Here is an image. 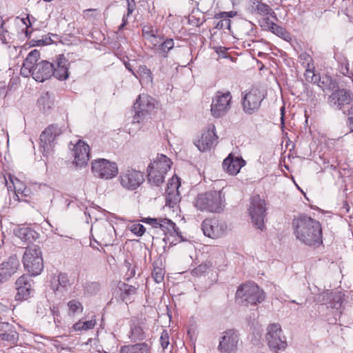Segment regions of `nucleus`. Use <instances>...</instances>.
<instances>
[{
	"label": "nucleus",
	"mask_w": 353,
	"mask_h": 353,
	"mask_svg": "<svg viewBox=\"0 0 353 353\" xmlns=\"http://www.w3.org/2000/svg\"><path fill=\"white\" fill-rule=\"evenodd\" d=\"M292 224L294 234L301 243L314 248L322 245V227L319 221L305 214H300L293 219Z\"/></svg>",
	"instance_id": "f257e3e1"
},
{
	"label": "nucleus",
	"mask_w": 353,
	"mask_h": 353,
	"mask_svg": "<svg viewBox=\"0 0 353 353\" xmlns=\"http://www.w3.org/2000/svg\"><path fill=\"white\" fill-rule=\"evenodd\" d=\"M223 190H210L198 194L194 200V206L201 212H223L226 206L225 194Z\"/></svg>",
	"instance_id": "f03ea898"
},
{
	"label": "nucleus",
	"mask_w": 353,
	"mask_h": 353,
	"mask_svg": "<svg viewBox=\"0 0 353 353\" xmlns=\"http://www.w3.org/2000/svg\"><path fill=\"white\" fill-rule=\"evenodd\" d=\"M24 268L33 276L39 275L43 269L42 252L39 246H28L23 256Z\"/></svg>",
	"instance_id": "7ed1b4c3"
},
{
	"label": "nucleus",
	"mask_w": 353,
	"mask_h": 353,
	"mask_svg": "<svg viewBox=\"0 0 353 353\" xmlns=\"http://www.w3.org/2000/svg\"><path fill=\"white\" fill-rule=\"evenodd\" d=\"M236 297L243 299V303L245 305H256L265 299L264 291L253 282H248L241 285L236 292Z\"/></svg>",
	"instance_id": "20e7f679"
},
{
	"label": "nucleus",
	"mask_w": 353,
	"mask_h": 353,
	"mask_svg": "<svg viewBox=\"0 0 353 353\" xmlns=\"http://www.w3.org/2000/svg\"><path fill=\"white\" fill-rule=\"evenodd\" d=\"M327 104L335 110L343 111L353 102V92L350 89L341 88L339 86L328 96Z\"/></svg>",
	"instance_id": "39448f33"
},
{
	"label": "nucleus",
	"mask_w": 353,
	"mask_h": 353,
	"mask_svg": "<svg viewBox=\"0 0 353 353\" xmlns=\"http://www.w3.org/2000/svg\"><path fill=\"white\" fill-rule=\"evenodd\" d=\"M63 130L57 124L50 125L40 135L39 150L48 157L53 152L54 140L62 134Z\"/></svg>",
	"instance_id": "423d86ee"
},
{
	"label": "nucleus",
	"mask_w": 353,
	"mask_h": 353,
	"mask_svg": "<svg viewBox=\"0 0 353 353\" xmlns=\"http://www.w3.org/2000/svg\"><path fill=\"white\" fill-rule=\"evenodd\" d=\"M265 97L264 92L258 88H252L242 97L243 110L248 114L257 112Z\"/></svg>",
	"instance_id": "0eeeda50"
},
{
	"label": "nucleus",
	"mask_w": 353,
	"mask_h": 353,
	"mask_svg": "<svg viewBox=\"0 0 353 353\" xmlns=\"http://www.w3.org/2000/svg\"><path fill=\"white\" fill-rule=\"evenodd\" d=\"M248 210L254 225L258 229L263 230L265 227L264 219L266 215L265 201L259 194L254 195L251 198Z\"/></svg>",
	"instance_id": "6e6552de"
},
{
	"label": "nucleus",
	"mask_w": 353,
	"mask_h": 353,
	"mask_svg": "<svg viewBox=\"0 0 353 353\" xmlns=\"http://www.w3.org/2000/svg\"><path fill=\"white\" fill-rule=\"evenodd\" d=\"M232 95L229 91L222 92L217 91L211 104V113L215 118H220L226 114L230 110Z\"/></svg>",
	"instance_id": "1a4fd4ad"
},
{
	"label": "nucleus",
	"mask_w": 353,
	"mask_h": 353,
	"mask_svg": "<svg viewBox=\"0 0 353 353\" xmlns=\"http://www.w3.org/2000/svg\"><path fill=\"white\" fill-rule=\"evenodd\" d=\"M91 168L94 175L101 179H110L118 174L117 163L105 159H99L92 161Z\"/></svg>",
	"instance_id": "9d476101"
},
{
	"label": "nucleus",
	"mask_w": 353,
	"mask_h": 353,
	"mask_svg": "<svg viewBox=\"0 0 353 353\" xmlns=\"http://www.w3.org/2000/svg\"><path fill=\"white\" fill-rule=\"evenodd\" d=\"M239 341V334L236 330H227L220 337L217 350L220 353H236Z\"/></svg>",
	"instance_id": "9b49d317"
},
{
	"label": "nucleus",
	"mask_w": 353,
	"mask_h": 353,
	"mask_svg": "<svg viewBox=\"0 0 353 353\" xmlns=\"http://www.w3.org/2000/svg\"><path fill=\"white\" fill-rule=\"evenodd\" d=\"M31 276V275L23 274L16 280L14 283L17 290L14 296L16 301H26L33 296L34 282Z\"/></svg>",
	"instance_id": "f8f14e48"
},
{
	"label": "nucleus",
	"mask_w": 353,
	"mask_h": 353,
	"mask_svg": "<svg viewBox=\"0 0 353 353\" xmlns=\"http://www.w3.org/2000/svg\"><path fill=\"white\" fill-rule=\"evenodd\" d=\"M119 179L122 187L128 190L137 189L145 181L143 173L134 169L121 172Z\"/></svg>",
	"instance_id": "ddd939ff"
},
{
	"label": "nucleus",
	"mask_w": 353,
	"mask_h": 353,
	"mask_svg": "<svg viewBox=\"0 0 353 353\" xmlns=\"http://www.w3.org/2000/svg\"><path fill=\"white\" fill-rule=\"evenodd\" d=\"M266 340L270 349L276 352L284 350L287 346L285 336L282 334V330L279 324H272L268 328Z\"/></svg>",
	"instance_id": "4468645a"
},
{
	"label": "nucleus",
	"mask_w": 353,
	"mask_h": 353,
	"mask_svg": "<svg viewBox=\"0 0 353 353\" xmlns=\"http://www.w3.org/2000/svg\"><path fill=\"white\" fill-rule=\"evenodd\" d=\"M133 108L135 114L133 117V122L139 123L150 111L154 108V99L147 95H139L134 103Z\"/></svg>",
	"instance_id": "2eb2a0df"
},
{
	"label": "nucleus",
	"mask_w": 353,
	"mask_h": 353,
	"mask_svg": "<svg viewBox=\"0 0 353 353\" xmlns=\"http://www.w3.org/2000/svg\"><path fill=\"white\" fill-rule=\"evenodd\" d=\"M201 228L205 236L216 239L225 233L227 225L216 219H206L202 222Z\"/></svg>",
	"instance_id": "dca6fc26"
},
{
	"label": "nucleus",
	"mask_w": 353,
	"mask_h": 353,
	"mask_svg": "<svg viewBox=\"0 0 353 353\" xmlns=\"http://www.w3.org/2000/svg\"><path fill=\"white\" fill-rule=\"evenodd\" d=\"M159 228L164 232L165 236L163 238V241L166 243L170 241L169 236L176 237L174 241L170 242L171 245H176L181 241H186V239L182 236L179 228L170 219H163L162 223H160Z\"/></svg>",
	"instance_id": "f3484780"
},
{
	"label": "nucleus",
	"mask_w": 353,
	"mask_h": 353,
	"mask_svg": "<svg viewBox=\"0 0 353 353\" xmlns=\"http://www.w3.org/2000/svg\"><path fill=\"white\" fill-rule=\"evenodd\" d=\"M54 63L47 60H41L34 65L30 72L33 79L38 82H44L53 76Z\"/></svg>",
	"instance_id": "a211bd4d"
},
{
	"label": "nucleus",
	"mask_w": 353,
	"mask_h": 353,
	"mask_svg": "<svg viewBox=\"0 0 353 353\" xmlns=\"http://www.w3.org/2000/svg\"><path fill=\"white\" fill-rule=\"evenodd\" d=\"M215 131L214 125H208L207 130L201 134V138L196 141L195 145L201 152L210 150L214 148L218 139Z\"/></svg>",
	"instance_id": "6ab92c4d"
},
{
	"label": "nucleus",
	"mask_w": 353,
	"mask_h": 353,
	"mask_svg": "<svg viewBox=\"0 0 353 353\" xmlns=\"http://www.w3.org/2000/svg\"><path fill=\"white\" fill-rule=\"evenodd\" d=\"M20 265L16 255L10 256L6 261L0 264V283L9 280L17 271Z\"/></svg>",
	"instance_id": "aec40b11"
},
{
	"label": "nucleus",
	"mask_w": 353,
	"mask_h": 353,
	"mask_svg": "<svg viewBox=\"0 0 353 353\" xmlns=\"http://www.w3.org/2000/svg\"><path fill=\"white\" fill-rule=\"evenodd\" d=\"M54 63V72L53 77L59 81H65L70 75L69 68L70 63L63 54L56 56L52 62Z\"/></svg>",
	"instance_id": "412c9836"
},
{
	"label": "nucleus",
	"mask_w": 353,
	"mask_h": 353,
	"mask_svg": "<svg viewBox=\"0 0 353 353\" xmlns=\"http://www.w3.org/2000/svg\"><path fill=\"white\" fill-rule=\"evenodd\" d=\"M245 163V161L241 157H236L230 153L223 160L222 166L228 174L234 176L240 172V170Z\"/></svg>",
	"instance_id": "4be33fe9"
},
{
	"label": "nucleus",
	"mask_w": 353,
	"mask_h": 353,
	"mask_svg": "<svg viewBox=\"0 0 353 353\" xmlns=\"http://www.w3.org/2000/svg\"><path fill=\"white\" fill-rule=\"evenodd\" d=\"M74 161L77 166L83 167L88 164L90 159V146L79 140L74 146Z\"/></svg>",
	"instance_id": "5701e85b"
},
{
	"label": "nucleus",
	"mask_w": 353,
	"mask_h": 353,
	"mask_svg": "<svg viewBox=\"0 0 353 353\" xmlns=\"http://www.w3.org/2000/svg\"><path fill=\"white\" fill-rule=\"evenodd\" d=\"M181 185L179 178L172 177L167 185L166 203L170 206H173L179 201V188Z\"/></svg>",
	"instance_id": "b1692460"
},
{
	"label": "nucleus",
	"mask_w": 353,
	"mask_h": 353,
	"mask_svg": "<svg viewBox=\"0 0 353 353\" xmlns=\"http://www.w3.org/2000/svg\"><path fill=\"white\" fill-rule=\"evenodd\" d=\"M69 285V279L67 274L59 272L58 275L53 274L50 282V289L56 294H63Z\"/></svg>",
	"instance_id": "393cba45"
},
{
	"label": "nucleus",
	"mask_w": 353,
	"mask_h": 353,
	"mask_svg": "<svg viewBox=\"0 0 353 353\" xmlns=\"http://www.w3.org/2000/svg\"><path fill=\"white\" fill-rule=\"evenodd\" d=\"M0 339L8 342L10 345H17L19 341V334L14 325L3 322L0 324Z\"/></svg>",
	"instance_id": "a878e982"
},
{
	"label": "nucleus",
	"mask_w": 353,
	"mask_h": 353,
	"mask_svg": "<svg viewBox=\"0 0 353 353\" xmlns=\"http://www.w3.org/2000/svg\"><path fill=\"white\" fill-rule=\"evenodd\" d=\"M236 12H220L213 18L214 28L218 30H228L230 31V18L236 15Z\"/></svg>",
	"instance_id": "bb28decb"
},
{
	"label": "nucleus",
	"mask_w": 353,
	"mask_h": 353,
	"mask_svg": "<svg viewBox=\"0 0 353 353\" xmlns=\"http://www.w3.org/2000/svg\"><path fill=\"white\" fill-rule=\"evenodd\" d=\"M14 234L22 241L32 243L39 236V234L33 228L28 226H20L14 230Z\"/></svg>",
	"instance_id": "cd10ccee"
},
{
	"label": "nucleus",
	"mask_w": 353,
	"mask_h": 353,
	"mask_svg": "<svg viewBox=\"0 0 353 353\" xmlns=\"http://www.w3.org/2000/svg\"><path fill=\"white\" fill-rule=\"evenodd\" d=\"M249 10L252 13L263 16L270 15L276 19V15L270 6L259 0H251Z\"/></svg>",
	"instance_id": "c85d7f7f"
},
{
	"label": "nucleus",
	"mask_w": 353,
	"mask_h": 353,
	"mask_svg": "<svg viewBox=\"0 0 353 353\" xmlns=\"http://www.w3.org/2000/svg\"><path fill=\"white\" fill-rule=\"evenodd\" d=\"M172 164L171 160L163 154H158L157 160L151 162L148 165V168L157 170L163 174H167L170 169Z\"/></svg>",
	"instance_id": "c756f323"
},
{
	"label": "nucleus",
	"mask_w": 353,
	"mask_h": 353,
	"mask_svg": "<svg viewBox=\"0 0 353 353\" xmlns=\"http://www.w3.org/2000/svg\"><path fill=\"white\" fill-rule=\"evenodd\" d=\"M314 82L315 83L316 81L318 85L324 91V90H335L338 87L339 84L336 80L332 79L330 76L325 75L322 77H316L313 79Z\"/></svg>",
	"instance_id": "7c9ffc66"
},
{
	"label": "nucleus",
	"mask_w": 353,
	"mask_h": 353,
	"mask_svg": "<svg viewBox=\"0 0 353 353\" xmlns=\"http://www.w3.org/2000/svg\"><path fill=\"white\" fill-rule=\"evenodd\" d=\"M40 58V52L38 50H33L30 52L23 63V70H27V74H30L34 65L38 63Z\"/></svg>",
	"instance_id": "2f4dec72"
},
{
	"label": "nucleus",
	"mask_w": 353,
	"mask_h": 353,
	"mask_svg": "<svg viewBox=\"0 0 353 353\" xmlns=\"http://www.w3.org/2000/svg\"><path fill=\"white\" fill-rule=\"evenodd\" d=\"M37 104L43 112L50 110L54 105L53 94L49 92H43L37 100Z\"/></svg>",
	"instance_id": "473e14b6"
},
{
	"label": "nucleus",
	"mask_w": 353,
	"mask_h": 353,
	"mask_svg": "<svg viewBox=\"0 0 353 353\" xmlns=\"http://www.w3.org/2000/svg\"><path fill=\"white\" fill-rule=\"evenodd\" d=\"M148 181L150 184L155 186H160L165 179V174H163L157 170L148 168Z\"/></svg>",
	"instance_id": "72a5a7b5"
},
{
	"label": "nucleus",
	"mask_w": 353,
	"mask_h": 353,
	"mask_svg": "<svg viewBox=\"0 0 353 353\" xmlns=\"http://www.w3.org/2000/svg\"><path fill=\"white\" fill-rule=\"evenodd\" d=\"M118 288L121 292V298L123 301H125L128 296L134 295L137 293V288L123 282H119L118 283Z\"/></svg>",
	"instance_id": "f704fd0d"
},
{
	"label": "nucleus",
	"mask_w": 353,
	"mask_h": 353,
	"mask_svg": "<svg viewBox=\"0 0 353 353\" xmlns=\"http://www.w3.org/2000/svg\"><path fill=\"white\" fill-rule=\"evenodd\" d=\"M130 338L132 341H143L145 338L143 328L136 323L130 325Z\"/></svg>",
	"instance_id": "c9c22d12"
},
{
	"label": "nucleus",
	"mask_w": 353,
	"mask_h": 353,
	"mask_svg": "<svg viewBox=\"0 0 353 353\" xmlns=\"http://www.w3.org/2000/svg\"><path fill=\"white\" fill-rule=\"evenodd\" d=\"M327 299H329L328 304L330 307L336 310L341 309L343 302V297L341 292H332L328 295Z\"/></svg>",
	"instance_id": "e433bc0d"
},
{
	"label": "nucleus",
	"mask_w": 353,
	"mask_h": 353,
	"mask_svg": "<svg viewBox=\"0 0 353 353\" xmlns=\"http://www.w3.org/2000/svg\"><path fill=\"white\" fill-rule=\"evenodd\" d=\"M174 43L172 39H166L163 43L158 46L156 50L161 57L166 58L168 52L174 48Z\"/></svg>",
	"instance_id": "4c0bfd02"
},
{
	"label": "nucleus",
	"mask_w": 353,
	"mask_h": 353,
	"mask_svg": "<svg viewBox=\"0 0 353 353\" xmlns=\"http://www.w3.org/2000/svg\"><path fill=\"white\" fill-rule=\"evenodd\" d=\"M270 32L287 41L292 39L290 32L287 31L285 28L276 23L274 26V28H272Z\"/></svg>",
	"instance_id": "58836bf2"
},
{
	"label": "nucleus",
	"mask_w": 353,
	"mask_h": 353,
	"mask_svg": "<svg viewBox=\"0 0 353 353\" xmlns=\"http://www.w3.org/2000/svg\"><path fill=\"white\" fill-rule=\"evenodd\" d=\"M165 270L155 265H153V270L152 272V276L154 281L157 283L162 282L164 279Z\"/></svg>",
	"instance_id": "ea45409f"
},
{
	"label": "nucleus",
	"mask_w": 353,
	"mask_h": 353,
	"mask_svg": "<svg viewBox=\"0 0 353 353\" xmlns=\"http://www.w3.org/2000/svg\"><path fill=\"white\" fill-rule=\"evenodd\" d=\"M210 268V265L208 263H201L194 268L191 273L193 276H201L205 275V274L208 271Z\"/></svg>",
	"instance_id": "a19ab883"
},
{
	"label": "nucleus",
	"mask_w": 353,
	"mask_h": 353,
	"mask_svg": "<svg viewBox=\"0 0 353 353\" xmlns=\"http://www.w3.org/2000/svg\"><path fill=\"white\" fill-rule=\"evenodd\" d=\"M129 230L137 236H141L145 232V227L138 223H132L128 226Z\"/></svg>",
	"instance_id": "79ce46f5"
},
{
	"label": "nucleus",
	"mask_w": 353,
	"mask_h": 353,
	"mask_svg": "<svg viewBox=\"0 0 353 353\" xmlns=\"http://www.w3.org/2000/svg\"><path fill=\"white\" fill-rule=\"evenodd\" d=\"M68 306L69 307L70 312L74 314L77 312H83V305L81 303L77 300H71L68 303Z\"/></svg>",
	"instance_id": "37998d69"
},
{
	"label": "nucleus",
	"mask_w": 353,
	"mask_h": 353,
	"mask_svg": "<svg viewBox=\"0 0 353 353\" xmlns=\"http://www.w3.org/2000/svg\"><path fill=\"white\" fill-rule=\"evenodd\" d=\"M157 30L152 26H144L142 28L143 36L149 39L152 37H156Z\"/></svg>",
	"instance_id": "c03bdc74"
},
{
	"label": "nucleus",
	"mask_w": 353,
	"mask_h": 353,
	"mask_svg": "<svg viewBox=\"0 0 353 353\" xmlns=\"http://www.w3.org/2000/svg\"><path fill=\"white\" fill-rule=\"evenodd\" d=\"M137 72L143 78H146L151 81H152V74L150 70L146 65H141L139 66Z\"/></svg>",
	"instance_id": "a18cd8bd"
},
{
	"label": "nucleus",
	"mask_w": 353,
	"mask_h": 353,
	"mask_svg": "<svg viewBox=\"0 0 353 353\" xmlns=\"http://www.w3.org/2000/svg\"><path fill=\"white\" fill-rule=\"evenodd\" d=\"M134 353H150V347L146 343L134 344Z\"/></svg>",
	"instance_id": "49530a36"
},
{
	"label": "nucleus",
	"mask_w": 353,
	"mask_h": 353,
	"mask_svg": "<svg viewBox=\"0 0 353 353\" xmlns=\"http://www.w3.org/2000/svg\"><path fill=\"white\" fill-rule=\"evenodd\" d=\"M169 334L166 330H163L160 337V343L163 350L166 349L170 344Z\"/></svg>",
	"instance_id": "de8ad7c7"
},
{
	"label": "nucleus",
	"mask_w": 353,
	"mask_h": 353,
	"mask_svg": "<svg viewBox=\"0 0 353 353\" xmlns=\"http://www.w3.org/2000/svg\"><path fill=\"white\" fill-rule=\"evenodd\" d=\"M14 188V192L16 195L18 196V194H21L25 196L27 195V194L25 192L27 190L26 188L24 186L23 183H21V181L18 179L16 180V183L12 182Z\"/></svg>",
	"instance_id": "09e8293b"
},
{
	"label": "nucleus",
	"mask_w": 353,
	"mask_h": 353,
	"mask_svg": "<svg viewBox=\"0 0 353 353\" xmlns=\"http://www.w3.org/2000/svg\"><path fill=\"white\" fill-rule=\"evenodd\" d=\"M162 218H144L142 219V222L150 224L152 225L155 228H159V225L161 223H162Z\"/></svg>",
	"instance_id": "8fccbe9b"
},
{
	"label": "nucleus",
	"mask_w": 353,
	"mask_h": 353,
	"mask_svg": "<svg viewBox=\"0 0 353 353\" xmlns=\"http://www.w3.org/2000/svg\"><path fill=\"white\" fill-rule=\"evenodd\" d=\"M260 23V26L263 30L269 31H270L272 28H274L275 24V23L270 21L268 17L263 19Z\"/></svg>",
	"instance_id": "3c124183"
},
{
	"label": "nucleus",
	"mask_w": 353,
	"mask_h": 353,
	"mask_svg": "<svg viewBox=\"0 0 353 353\" xmlns=\"http://www.w3.org/2000/svg\"><path fill=\"white\" fill-rule=\"evenodd\" d=\"M127 3V16H130L136 8L135 0H125Z\"/></svg>",
	"instance_id": "603ef678"
},
{
	"label": "nucleus",
	"mask_w": 353,
	"mask_h": 353,
	"mask_svg": "<svg viewBox=\"0 0 353 353\" xmlns=\"http://www.w3.org/2000/svg\"><path fill=\"white\" fill-rule=\"evenodd\" d=\"M204 21L205 20H201L200 18H196L193 15L190 16L189 17V23L196 27H200Z\"/></svg>",
	"instance_id": "864d4df0"
},
{
	"label": "nucleus",
	"mask_w": 353,
	"mask_h": 353,
	"mask_svg": "<svg viewBox=\"0 0 353 353\" xmlns=\"http://www.w3.org/2000/svg\"><path fill=\"white\" fill-rule=\"evenodd\" d=\"M96 325L95 320H90L83 322V330H92L94 327Z\"/></svg>",
	"instance_id": "5fc2aeb1"
},
{
	"label": "nucleus",
	"mask_w": 353,
	"mask_h": 353,
	"mask_svg": "<svg viewBox=\"0 0 353 353\" xmlns=\"http://www.w3.org/2000/svg\"><path fill=\"white\" fill-rule=\"evenodd\" d=\"M8 36V30L3 27L2 29H0V40L3 43H8L7 37Z\"/></svg>",
	"instance_id": "6e6d98bb"
},
{
	"label": "nucleus",
	"mask_w": 353,
	"mask_h": 353,
	"mask_svg": "<svg viewBox=\"0 0 353 353\" xmlns=\"http://www.w3.org/2000/svg\"><path fill=\"white\" fill-rule=\"evenodd\" d=\"M53 40L52 39L51 37H49L48 35H45L43 37L42 39L39 40L37 41V44H43V45H49L53 43Z\"/></svg>",
	"instance_id": "4d7b16f0"
},
{
	"label": "nucleus",
	"mask_w": 353,
	"mask_h": 353,
	"mask_svg": "<svg viewBox=\"0 0 353 353\" xmlns=\"http://www.w3.org/2000/svg\"><path fill=\"white\" fill-rule=\"evenodd\" d=\"M134 345H123L121 347L120 353H134Z\"/></svg>",
	"instance_id": "13d9d810"
},
{
	"label": "nucleus",
	"mask_w": 353,
	"mask_h": 353,
	"mask_svg": "<svg viewBox=\"0 0 353 353\" xmlns=\"http://www.w3.org/2000/svg\"><path fill=\"white\" fill-rule=\"evenodd\" d=\"M50 312H51V314L54 317V323H57V316H59V315H60L58 307L55 306V305H53L52 307H51Z\"/></svg>",
	"instance_id": "bf43d9fd"
},
{
	"label": "nucleus",
	"mask_w": 353,
	"mask_h": 353,
	"mask_svg": "<svg viewBox=\"0 0 353 353\" xmlns=\"http://www.w3.org/2000/svg\"><path fill=\"white\" fill-rule=\"evenodd\" d=\"M82 325H83V321H79V322H77L73 325L72 328L74 331H82V330H83V326H82Z\"/></svg>",
	"instance_id": "052dcab7"
},
{
	"label": "nucleus",
	"mask_w": 353,
	"mask_h": 353,
	"mask_svg": "<svg viewBox=\"0 0 353 353\" xmlns=\"http://www.w3.org/2000/svg\"><path fill=\"white\" fill-rule=\"evenodd\" d=\"M350 210V205L348 204V203L347 201H344L342 207L341 208V212L343 213L347 214V213H349Z\"/></svg>",
	"instance_id": "680f3d73"
},
{
	"label": "nucleus",
	"mask_w": 353,
	"mask_h": 353,
	"mask_svg": "<svg viewBox=\"0 0 353 353\" xmlns=\"http://www.w3.org/2000/svg\"><path fill=\"white\" fill-rule=\"evenodd\" d=\"M350 106V107H347L348 108L347 110L343 109V111L342 112L345 115L348 116V117H353V106L351 105Z\"/></svg>",
	"instance_id": "e2e57ef3"
},
{
	"label": "nucleus",
	"mask_w": 353,
	"mask_h": 353,
	"mask_svg": "<svg viewBox=\"0 0 353 353\" xmlns=\"http://www.w3.org/2000/svg\"><path fill=\"white\" fill-rule=\"evenodd\" d=\"M22 21H23V23L27 26L26 34V37H28L29 33H28V28L29 26H31V23H30V18H29V15H28L26 19H23Z\"/></svg>",
	"instance_id": "0e129e2a"
},
{
	"label": "nucleus",
	"mask_w": 353,
	"mask_h": 353,
	"mask_svg": "<svg viewBox=\"0 0 353 353\" xmlns=\"http://www.w3.org/2000/svg\"><path fill=\"white\" fill-rule=\"evenodd\" d=\"M97 12V9H87L83 11L84 17H92V13Z\"/></svg>",
	"instance_id": "69168bd1"
},
{
	"label": "nucleus",
	"mask_w": 353,
	"mask_h": 353,
	"mask_svg": "<svg viewBox=\"0 0 353 353\" xmlns=\"http://www.w3.org/2000/svg\"><path fill=\"white\" fill-rule=\"evenodd\" d=\"M326 321L329 324L334 325V324H336V323H337V318L336 316H333L331 318H327Z\"/></svg>",
	"instance_id": "338daca9"
},
{
	"label": "nucleus",
	"mask_w": 353,
	"mask_h": 353,
	"mask_svg": "<svg viewBox=\"0 0 353 353\" xmlns=\"http://www.w3.org/2000/svg\"><path fill=\"white\" fill-rule=\"evenodd\" d=\"M123 63H124L125 67L126 68V69H128L132 74H134L133 70H132V65H131V64L129 62L125 61V60H123Z\"/></svg>",
	"instance_id": "774afa93"
}]
</instances>
